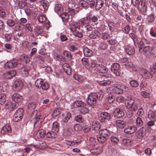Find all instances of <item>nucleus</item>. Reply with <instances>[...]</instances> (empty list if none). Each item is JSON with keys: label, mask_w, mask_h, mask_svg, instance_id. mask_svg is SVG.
I'll return each instance as SVG.
<instances>
[{"label": "nucleus", "mask_w": 156, "mask_h": 156, "mask_svg": "<svg viewBox=\"0 0 156 156\" xmlns=\"http://www.w3.org/2000/svg\"><path fill=\"white\" fill-rule=\"evenodd\" d=\"M83 52L84 55L86 56L90 57L93 54V51L87 47L83 49Z\"/></svg>", "instance_id": "bb28decb"}, {"label": "nucleus", "mask_w": 156, "mask_h": 156, "mask_svg": "<svg viewBox=\"0 0 156 156\" xmlns=\"http://www.w3.org/2000/svg\"><path fill=\"white\" fill-rule=\"evenodd\" d=\"M36 107V104L33 102L30 103L28 106V109L31 111H34L35 108Z\"/></svg>", "instance_id": "09e8293b"}, {"label": "nucleus", "mask_w": 156, "mask_h": 156, "mask_svg": "<svg viewBox=\"0 0 156 156\" xmlns=\"http://www.w3.org/2000/svg\"><path fill=\"white\" fill-rule=\"evenodd\" d=\"M92 126L94 129L96 131L99 130L101 127L100 125L96 121H94L92 122Z\"/></svg>", "instance_id": "72a5a7b5"}, {"label": "nucleus", "mask_w": 156, "mask_h": 156, "mask_svg": "<svg viewBox=\"0 0 156 156\" xmlns=\"http://www.w3.org/2000/svg\"><path fill=\"white\" fill-rule=\"evenodd\" d=\"M124 114L123 110L119 108L115 109L113 112L114 116L117 118L122 117L124 115Z\"/></svg>", "instance_id": "9b49d317"}, {"label": "nucleus", "mask_w": 156, "mask_h": 156, "mask_svg": "<svg viewBox=\"0 0 156 156\" xmlns=\"http://www.w3.org/2000/svg\"><path fill=\"white\" fill-rule=\"evenodd\" d=\"M129 37L133 39L135 44H138V38L136 35L133 33H131L129 35Z\"/></svg>", "instance_id": "4c0bfd02"}, {"label": "nucleus", "mask_w": 156, "mask_h": 156, "mask_svg": "<svg viewBox=\"0 0 156 156\" xmlns=\"http://www.w3.org/2000/svg\"><path fill=\"white\" fill-rule=\"evenodd\" d=\"M23 87V84L21 80H16L14 83L13 89L15 91H20Z\"/></svg>", "instance_id": "9d476101"}, {"label": "nucleus", "mask_w": 156, "mask_h": 156, "mask_svg": "<svg viewBox=\"0 0 156 156\" xmlns=\"http://www.w3.org/2000/svg\"><path fill=\"white\" fill-rule=\"evenodd\" d=\"M74 119L76 121L80 123H82L84 121L83 119V118L82 116L80 115L76 116Z\"/></svg>", "instance_id": "a18cd8bd"}, {"label": "nucleus", "mask_w": 156, "mask_h": 156, "mask_svg": "<svg viewBox=\"0 0 156 156\" xmlns=\"http://www.w3.org/2000/svg\"><path fill=\"white\" fill-rule=\"evenodd\" d=\"M99 133L101 136H105L106 138L110 135V132L106 129L101 130L100 131Z\"/></svg>", "instance_id": "393cba45"}, {"label": "nucleus", "mask_w": 156, "mask_h": 156, "mask_svg": "<svg viewBox=\"0 0 156 156\" xmlns=\"http://www.w3.org/2000/svg\"><path fill=\"white\" fill-rule=\"evenodd\" d=\"M6 101V96L3 93H1L0 94V104L3 105Z\"/></svg>", "instance_id": "58836bf2"}, {"label": "nucleus", "mask_w": 156, "mask_h": 156, "mask_svg": "<svg viewBox=\"0 0 156 156\" xmlns=\"http://www.w3.org/2000/svg\"><path fill=\"white\" fill-rule=\"evenodd\" d=\"M9 86L6 82L2 81L0 82V90L2 91H6L9 88Z\"/></svg>", "instance_id": "412c9836"}, {"label": "nucleus", "mask_w": 156, "mask_h": 156, "mask_svg": "<svg viewBox=\"0 0 156 156\" xmlns=\"http://www.w3.org/2000/svg\"><path fill=\"white\" fill-rule=\"evenodd\" d=\"M126 51V53L129 55H133L135 53V50L132 46H127L125 48Z\"/></svg>", "instance_id": "5701e85b"}, {"label": "nucleus", "mask_w": 156, "mask_h": 156, "mask_svg": "<svg viewBox=\"0 0 156 156\" xmlns=\"http://www.w3.org/2000/svg\"><path fill=\"white\" fill-rule=\"evenodd\" d=\"M59 125L57 122H55L52 123V130L55 131L57 133L59 130Z\"/></svg>", "instance_id": "c756f323"}, {"label": "nucleus", "mask_w": 156, "mask_h": 156, "mask_svg": "<svg viewBox=\"0 0 156 156\" xmlns=\"http://www.w3.org/2000/svg\"><path fill=\"white\" fill-rule=\"evenodd\" d=\"M129 84L131 86L134 87H136L139 85L138 82L135 80L131 81L129 82Z\"/></svg>", "instance_id": "6e6d98bb"}, {"label": "nucleus", "mask_w": 156, "mask_h": 156, "mask_svg": "<svg viewBox=\"0 0 156 156\" xmlns=\"http://www.w3.org/2000/svg\"><path fill=\"white\" fill-rule=\"evenodd\" d=\"M19 64L18 61L13 59L7 62L5 64L4 67L5 69H12L17 67Z\"/></svg>", "instance_id": "20e7f679"}, {"label": "nucleus", "mask_w": 156, "mask_h": 156, "mask_svg": "<svg viewBox=\"0 0 156 156\" xmlns=\"http://www.w3.org/2000/svg\"><path fill=\"white\" fill-rule=\"evenodd\" d=\"M18 103L14 101H9L6 103L5 105V108L8 109L10 111H12L16 108L18 106Z\"/></svg>", "instance_id": "6e6552de"}, {"label": "nucleus", "mask_w": 156, "mask_h": 156, "mask_svg": "<svg viewBox=\"0 0 156 156\" xmlns=\"http://www.w3.org/2000/svg\"><path fill=\"white\" fill-rule=\"evenodd\" d=\"M49 85L47 83L43 82L41 88L43 90H46L49 88Z\"/></svg>", "instance_id": "4d7b16f0"}, {"label": "nucleus", "mask_w": 156, "mask_h": 156, "mask_svg": "<svg viewBox=\"0 0 156 156\" xmlns=\"http://www.w3.org/2000/svg\"><path fill=\"white\" fill-rule=\"evenodd\" d=\"M79 4L80 6L83 7H87L88 5L87 2L83 0L80 1Z\"/></svg>", "instance_id": "680f3d73"}, {"label": "nucleus", "mask_w": 156, "mask_h": 156, "mask_svg": "<svg viewBox=\"0 0 156 156\" xmlns=\"http://www.w3.org/2000/svg\"><path fill=\"white\" fill-rule=\"evenodd\" d=\"M107 47V44L103 42H101L99 45V48L103 50H105Z\"/></svg>", "instance_id": "603ef678"}, {"label": "nucleus", "mask_w": 156, "mask_h": 156, "mask_svg": "<svg viewBox=\"0 0 156 156\" xmlns=\"http://www.w3.org/2000/svg\"><path fill=\"white\" fill-rule=\"evenodd\" d=\"M114 92L116 94H122L123 93V90H122V87L123 85L119 84H115L114 85Z\"/></svg>", "instance_id": "1a4fd4ad"}, {"label": "nucleus", "mask_w": 156, "mask_h": 156, "mask_svg": "<svg viewBox=\"0 0 156 156\" xmlns=\"http://www.w3.org/2000/svg\"><path fill=\"white\" fill-rule=\"evenodd\" d=\"M104 2L101 0H97L95 6V8L96 10H99L102 6L104 4Z\"/></svg>", "instance_id": "473e14b6"}, {"label": "nucleus", "mask_w": 156, "mask_h": 156, "mask_svg": "<svg viewBox=\"0 0 156 156\" xmlns=\"http://www.w3.org/2000/svg\"><path fill=\"white\" fill-rule=\"evenodd\" d=\"M143 51L145 53H149L152 50L151 47L149 46L144 47Z\"/></svg>", "instance_id": "13d9d810"}, {"label": "nucleus", "mask_w": 156, "mask_h": 156, "mask_svg": "<svg viewBox=\"0 0 156 156\" xmlns=\"http://www.w3.org/2000/svg\"><path fill=\"white\" fill-rule=\"evenodd\" d=\"M130 30V27L129 25H127L124 27L123 31L124 33L128 34L129 33Z\"/></svg>", "instance_id": "338daca9"}, {"label": "nucleus", "mask_w": 156, "mask_h": 156, "mask_svg": "<svg viewBox=\"0 0 156 156\" xmlns=\"http://www.w3.org/2000/svg\"><path fill=\"white\" fill-rule=\"evenodd\" d=\"M24 110L23 109L20 108L15 113L13 120L15 122H17L23 118Z\"/></svg>", "instance_id": "39448f33"}, {"label": "nucleus", "mask_w": 156, "mask_h": 156, "mask_svg": "<svg viewBox=\"0 0 156 156\" xmlns=\"http://www.w3.org/2000/svg\"><path fill=\"white\" fill-rule=\"evenodd\" d=\"M116 126L119 128L124 127L126 125V122L123 120H117L115 121Z\"/></svg>", "instance_id": "b1692460"}, {"label": "nucleus", "mask_w": 156, "mask_h": 156, "mask_svg": "<svg viewBox=\"0 0 156 156\" xmlns=\"http://www.w3.org/2000/svg\"><path fill=\"white\" fill-rule=\"evenodd\" d=\"M22 98V97L18 94H15L12 96V99L13 100L12 101L17 103V102L21 101Z\"/></svg>", "instance_id": "a878e982"}, {"label": "nucleus", "mask_w": 156, "mask_h": 156, "mask_svg": "<svg viewBox=\"0 0 156 156\" xmlns=\"http://www.w3.org/2000/svg\"><path fill=\"white\" fill-rule=\"evenodd\" d=\"M74 107L75 108H81L82 107L86 106V104L85 103L80 100H77L75 101L73 103Z\"/></svg>", "instance_id": "dca6fc26"}, {"label": "nucleus", "mask_w": 156, "mask_h": 156, "mask_svg": "<svg viewBox=\"0 0 156 156\" xmlns=\"http://www.w3.org/2000/svg\"><path fill=\"white\" fill-rule=\"evenodd\" d=\"M43 82L42 80L41 79H37L35 83V86L38 88H41Z\"/></svg>", "instance_id": "37998d69"}, {"label": "nucleus", "mask_w": 156, "mask_h": 156, "mask_svg": "<svg viewBox=\"0 0 156 156\" xmlns=\"http://www.w3.org/2000/svg\"><path fill=\"white\" fill-rule=\"evenodd\" d=\"M20 73L23 76L26 77L28 74V69L27 68L22 67L21 69Z\"/></svg>", "instance_id": "2f4dec72"}, {"label": "nucleus", "mask_w": 156, "mask_h": 156, "mask_svg": "<svg viewBox=\"0 0 156 156\" xmlns=\"http://www.w3.org/2000/svg\"><path fill=\"white\" fill-rule=\"evenodd\" d=\"M74 78L80 82H81L83 80V77L80 76L77 74H75L73 75Z\"/></svg>", "instance_id": "864d4df0"}, {"label": "nucleus", "mask_w": 156, "mask_h": 156, "mask_svg": "<svg viewBox=\"0 0 156 156\" xmlns=\"http://www.w3.org/2000/svg\"><path fill=\"white\" fill-rule=\"evenodd\" d=\"M143 73V76L145 78H150L152 77V75L148 70L144 69Z\"/></svg>", "instance_id": "e433bc0d"}, {"label": "nucleus", "mask_w": 156, "mask_h": 156, "mask_svg": "<svg viewBox=\"0 0 156 156\" xmlns=\"http://www.w3.org/2000/svg\"><path fill=\"white\" fill-rule=\"evenodd\" d=\"M156 116V112H154L150 110L149 111L148 114V117L150 119H155Z\"/></svg>", "instance_id": "f704fd0d"}, {"label": "nucleus", "mask_w": 156, "mask_h": 156, "mask_svg": "<svg viewBox=\"0 0 156 156\" xmlns=\"http://www.w3.org/2000/svg\"><path fill=\"white\" fill-rule=\"evenodd\" d=\"M150 71L153 73H156V63L153 64L150 66Z\"/></svg>", "instance_id": "5fc2aeb1"}, {"label": "nucleus", "mask_w": 156, "mask_h": 156, "mask_svg": "<svg viewBox=\"0 0 156 156\" xmlns=\"http://www.w3.org/2000/svg\"><path fill=\"white\" fill-rule=\"evenodd\" d=\"M111 70L115 75L119 76L121 71L120 65L117 63L113 64L111 66Z\"/></svg>", "instance_id": "423d86ee"}, {"label": "nucleus", "mask_w": 156, "mask_h": 156, "mask_svg": "<svg viewBox=\"0 0 156 156\" xmlns=\"http://www.w3.org/2000/svg\"><path fill=\"white\" fill-rule=\"evenodd\" d=\"M16 71L15 70H12L8 71L5 73V78L7 79H11L16 74Z\"/></svg>", "instance_id": "4468645a"}, {"label": "nucleus", "mask_w": 156, "mask_h": 156, "mask_svg": "<svg viewBox=\"0 0 156 156\" xmlns=\"http://www.w3.org/2000/svg\"><path fill=\"white\" fill-rule=\"evenodd\" d=\"M97 139L99 143H102L105 142L107 140V138L100 134V135L97 136Z\"/></svg>", "instance_id": "79ce46f5"}, {"label": "nucleus", "mask_w": 156, "mask_h": 156, "mask_svg": "<svg viewBox=\"0 0 156 156\" xmlns=\"http://www.w3.org/2000/svg\"><path fill=\"white\" fill-rule=\"evenodd\" d=\"M80 112L83 114L88 113L89 111V109L86 107V106L82 107L80 108Z\"/></svg>", "instance_id": "de8ad7c7"}, {"label": "nucleus", "mask_w": 156, "mask_h": 156, "mask_svg": "<svg viewBox=\"0 0 156 156\" xmlns=\"http://www.w3.org/2000/svg\"><path fill=\"white\" fill-rule=\"evenodd\" d=\"M110 35L106 33H102L101 34V38L104 40H107L109 38Z\"/></svg>", "instance_id": "69168bd1"}, {"label": "nucleus", "mask_w": 156, "mask_h": 156, "mask_svg": "<svg viewBox=\"0 0 156 156\" xmlns=\"http://www.w3.org/2000/svg\"><path fill=\"white\" fill-rule=\"evenodd\" d=\"M145 135V131L143 127L140 129L136 133V136L139 139L142 138Z\"/></svg>", "instance_id": "2eb2a0df"}, {"label": "nucleus", "mask_w": 156, "mask_h": 156, "mask_svg": "<svg viewBox=\"0 0 156 156\" xmlns=\"http://www.w3.org/2000/svg\"><path fill=\"white\" fill-rule=\"evenodd\" d=\"M140 2L142 7L140 10L141 12L143 13H145L147 11V7L145 3V2H143L142 0H140Z\"/></svg>", "instance_id": "7c9ffc66"}, {"label": "nucleus", "mask_w": 156, "mask_h": 156, "mask_svg": "<svg viewBox=\"0 0 156 156\" xmlns=\"http://www.w3.org/2000/svg\"><path fill=\"white\" fill-rule=\"evenodd\" d=\"M136 127H141L143 124V122L142 119L140 117H138L137 118L136 120Z\"/></svg>", "instance_id": "c9c22d12"}, {"label": "nucleus", "mask_w": 156, "mask_h": 156, "mask_svg": "<svg viewBox=\"0 0 156 156\" xmlns=\"http://www.w3.org/2000/svg\"><path fill=\"white\" fill-rule=\"evenodd\" d=\"M102 151V149L101 147H97L90 149V152L94 154L97 155L100 154Z\"/></svg>", "instance_id": "f3484780"}, {"label": "nucleus", "mask_w": 156, "mask_h": 156, "mask_svg": "<svg viewBox=\"0 0 156 156\" xmlns=\"http://www.w3.org/2000/svg\"><path fill=\"white\" fill-rule=\"evenodd\" d=\"M34 115V118L35 119H40V117L41 116V113L40 112L37 111H34L33 113Z\"/></svg>", "instance_id": "052dcab7"}, {"label": "nucleus", "mask_w": 156, "mask_h": 156, "mask_svg": "<svg viewBox=\"0 0 156 156\" xmlns=\"http://www.w3.org/2000/svg\"><path fill=\"white\" fill-rule=\"evenodd\" d=\"M111 140L112 143L114 144H117L119 141V139L116 137L112 136L111 137Z\"/></svg>", "instance_id": "3c124183"}, {"label": "nucleus", "mask_w": 156, "mask_h": 156, "mask_svg": "<svg viewBox=\"0 0 156 156\" xmlns=\"http://www.w3.org/2000/svg\"><path fill=\"white\" fill-rule=\"evenodd\" d=\"M46 136L48 138H55L57 137V133L52 130L51 131L48 132L46 134Z\"/></svg>", "instance_id": "c85d7f7f"}, {"label": "nucleus", "mask_w": 156, "mask_h": 156, "mask_svg": "<svg viewBox=\"0 0 156 156\" xmlns=\"http://www.w3.org/2000/svg\"><path fill=\"white\" fill-rule=\"evenodd\" d=\"M62 67L64 70L68 75L71 74V70L69 64L65 63L63 64Z\"/></svg>", "instance_id": "6ab92c4d"}, {"label": "nucleus", "mask_w": 156, "mask_h": 156, "mask_svg": "<svg viewBox=\"0 0 156 156\" xmlns=\"http://www.w3.org/2000/svg\"><path fill=\"white\" fill-rule=\"evenodd\" d=\"M80 142L79 141L76 140L71 141H67L66 142V144L67 145L70 146H73L75 145V144H77Z\"/></svg>", "instance_id": "bf43d9fd"}, {"label": "nucleus", "mask_w": 156, "mask_h": 156, "mask_svg": "<svg viewBox=\"0 0 156 156\" xmlns=\"http://www.w3.org/2000/svg\"><path fill=\"white\" fill-rule=\"evenodd\" d=\"M132 141L129 139H124L122 140V143L123 144L126 146H129L131 145Z\"/></svg>", "instance_id": "49530a36"}, {"label": "nucleus", "mask_w": 156, "mask_h": 156, "mask_svg": "<svg viewBox=\"0 0 156 156\" xmlns=\"http://www.w3.org/2000/svg\"><path fill=\"white\" fill-rule=\"evenodd\" d=\"M37 135L41 137H45L46 136V133L44 130L41 129L38 131Z\"/></svg>", "instance_id": "8fccbe9b"}, {"label": "nucleus", "mask_w": 156, "mask_h": 156, "mask_svg": "<svg viewBox=\"0 0 156 156\" xmlns=\"http://www.w3.org/2000/svg\"><path fill=\"white\" fill-rule=\"evenodd\" d=\"M137 130L136 127L134 126H128L124 130L125 133L128 134H132L136 131Z\"/></svg>", "instance_id": "ddd939ff"}, {"label": "nucleus", "mask_w": 156, "mask_h": 156, "mask_svg": "<svg viewBox=\"0 0 156 156\" xmlns=\"http://www.w3.org/2000/svg\"><path fill=\"white\" fill-rule=\"evenodd\" d=\"M62 116V121L64 122H67L71 117V114L69 112H66L63 113Z\"/></svg>", "instance_id": "aec40b11"}, {"label": "nucleus", "mask_w": 156, "mask_h": 156, "mask_svg": "<svg viewBox=\"0 0 156 156\" xmlns=\"http://www.w3.org/2000/svg\"><path fill=\"white\" fill-rule=\"evenodd\" d=\"M110 114L106 112H102L99 114L98 119L102 122H104L106 120L109 121L111 119Z\"/></svg>", "instance_id": "0eeeda50"}, {"label": "nucleus", "mask_w": 156, "mask_h": 156, "mask_svg": "<svg viewBox=\"0 0 156 156\" xmlns=\"http://www.w3.org/2000/svg\"><path fill=\"white\" fill-rule=\"evenodd\" d=\"M109 30L111 31H113L115 29V24L112 21H109L108 23Z\"/></svg>", "instance_id": "ea45409f"}, {"label": "nucleus", "mask_w": 156, "mask_h": 156, "mask_svg": "<svg viewBox=\"0 0 156 156\" xmlns=\"http://www.w3.org/2000/svg\"><path fill=\"white\" fill-rule=\"evenodd\" d=\"M140 94L144 98H148L150 97V94L145 91L141 92Z\"/></svg>", "instance_id": "774afa93"}, {"label": "nucleus", "mask_w": 156, "mask_h": 156, "mask_svg": "<svg viewBox=\"0 0 156 156\" xmlns=\"http://www.w3.org/2000/svg\"><path fill=\"white\" fill-rule=\"evenodd\" d=\"M139 100L135 99L132 97H128L126 99V108L131 111L135 112L138 108V103Z\"/></svg>", "instance_id": "f257e3e1"}, {"label": "nucleus", "mask_w": 156, "mask_h": 156, "mask_svg": "<svg viewBox=\"0 0 156 156\" xmlns=\"http://www.w3.org/2000/svg\"><path fill=\"white\" fill-rule=\"evenodd\" d=\"M98 98V95L97 94L92 93L88 96L87 102L90 105H95Z\"/></svg>", "instance_id": "7ed1b4c3"}, {"label": "nucleus", "mask_w": 156, "mask_h": 156, "mask_svg": "<svg viewBox=\"0 0 156 156\" xmlns=\"http://www.w3.org/2000/svg\"><path fill=\"white\" fill-rule=\"evenodd\" d=\"M12 129L9 124H6L2 127L1 132L2 134H5L10 133Z\"/></svg>", "instance_id": "f8f14e48"}, {"label": "nucleus", "mask_w": 156, "mask_h": 156, "mask_svg": "<svg viewBox=\"0 0 156 156\" xmlns=\"http://www.w3.org/2000/svg\"><path fill=\"white\" fill-rule=\"evenodd\" d=\"M64 56L67 58L69 60H71L72 59V56L70 52L69 51H66L63 52Z\"/></svg>", "instance_id": "a19ab883"}, {"label": "nucleus", "mask_w": 156, "mask_h": 156, "mask_svg": "<svg viewBox=\"0 0 156 156\" xmlns=\"http://www.w3.org/2000/svg\"><path fill=\"white\" fill-rule=\"evenodd\" d=\"M55 11L58 14H61L63 12V8L61 4H56L55 7Z\"/></svg>", "instance_id": "cd10ccee"}, {"label": "nucleus", "mask_w": 156, "mask_h": 156, "mask_svg": "<svg viewBox=\"0 0 156 156\" xmlns=\"http://www.w3.org/2000/svg\"><path fill=\"white\" fill-rule=\"evenodd\" d=\"M80 25L79 23L76 22H72L69 24V29L73 34L76 37L81 38L83 36L81 30L80 29Z\"/></svg>", "instance_id": "f03ea898"}, {"label": "nucleus", "mask_w": 156, "mask_h": 156, "mask_svg": "<svg viewBox=\"0 0 156 156\" xmlns=\"http://www.w3.org/2000/svg\"><path fill=\"white\" fill-rule=\"evenodd\" d=\"M97 70L100 73H105L108 71V69L105 66L102 65H98L97 66Z\"/></svg>", "instance_id": "a211bd4d"}, {"label": "nucleus", "mask_w": 156, "mask_h": 156, "mask_svg": "<svg viewBox=\"0 0 156 156\" xmlns=\"http://www.w3.org/2000/svg\"><path fill=\"white\" fill-rule=\"evenodd\" d=\"M115 100V98L114 96L110 95L108 97V102L111 104Z\"/></svg>", "instance_id": "0e129e2a"}, {"label": "nucleus", "mask_w": 156, "mask_h": 156, "mask_svg": "<svg viewBox=\"0 0 156 156\" xmlns=\"http://www.w3.org/2000/svg\"><path fill=\"white\" fill-rule=\"evenodd\" d=\"M34 32L36 36L41 35L43 33V30L41 27L37 26L35 27Z\"/></svg>", "instance_id": "4be33fe9"}, {"label": "nucleus", "mask_w": 156, "mask_h": 156, "mask_svg": "<svg viewBox=\"0 0 156 156\" xmlns=\"http://www.w3.org/2000/svg\"><path fill=\"white\" fill-rule=\"evenodd\" d=\"M38 20L39 22L43 23L45 21L46 18L44 15H41L39 16Z\"/></svg>", "instance_id": "e2e57ef3"}, {"label": "nucleus", "mask_w": 156, "mask_h": 156, "mask_svg": "<svg viewBox=\"0 0 156 156\" xmlns=\"http://www.w3.org/2000/svg\"><path fill=\"white\" fill-rule=\"evenodd\" d=\"M98 84L101 86H106L111 84V82L109 80H103L99 81L98 82Z\"/></svg>", "instance_id": "c03bdc74"}]
</instances>
